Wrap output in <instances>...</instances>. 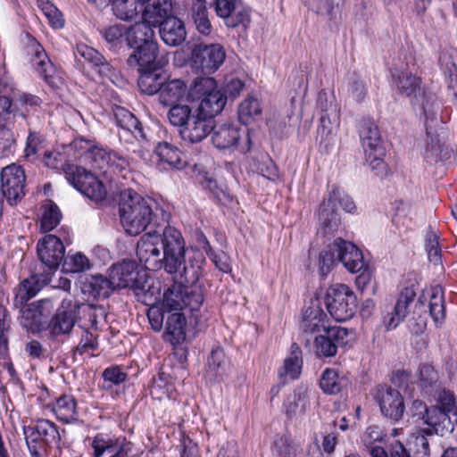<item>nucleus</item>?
Listing matches in <instances>:
<instances>
[{
    "label": "nucleus",
    "instance_id": "obj_1",
    "mask_svg": "<svg viewBox=\"0 0 457 457\" xmlns=\"http://www.w3.org/2000/svg\"><path fill=\"white\" fill-rule=\"evenodd\" d=\"M119 213L122 227L130 236H137L148 227L162 228L170 219V214L153 199L145 198L131 189L121 192Z\"/></svg>",
    "mask_w": 457,
    "mask_h": 457
},
{
    "label": "nucleus",
    "instance_id": "obj_2",
    "mask_svg": "<svg viewBox=\"0 0 457 457\" xmlns=\"http://www.w3.org/2000/svg\"><path fill=\"white\" fill-rule=\"evenodd\" d=\"M42 288L37 276L23 279L15 289L12 305L19 310L20 324L27 330L37 332L46 328V321L44 317V305L49 303L48 300H40L27 303Z\"/></svg>",
    "mask_w": 457,
    "mask_h": 457
},
{
    "label": "nucleus",
    "instance_id": "obj_3",
    "mask_svg": "<svg viewBox=\"0 0 457 457\" xmlns=\"http://www.w3.org/2000/svg\"><path fill=\"white\" fill-rule=\"evenodd\" d=\"M182 237L179 230L166 225L162 228L154 229L144 234L137 244V256L145 268L149 270H165L167 262L168 242H171L173 234Z\"/></svg>",
    "mask_w": 457,
    "mask_h": 457
},
{
    "label": "nucleus",
    "instance_id": "obj_4",
    "mask_svg": "<svg viewBox=\"0 0 457 457\" xmlns=\"http://www.w3.org/2000/svg\"><path fill=\"white\" fill-rule=\"evenodd\" d=\"M170 240L166 252L165 271L173 275L174 278L179 280V285L185 287L201 285L199 279L202 275V262L186 261V244L183 237H179L175 233Z\"/></svg>",
    "mask_w": 457,
    "mask_h": 457
},
{
    "label": "nucleus",
    "instance_id": "obj_5",
    "mask_svg": "<svg viewBox=\"0 0 457 457\" xmlns=\"http://www.w3.org/2000/svg\"><path fill=\"white\" fill-rule=\"evenodd\" d=\"M359 135L366 161L370 168L382 175L386 171L384 162L386 148L383 145L378 127L370 119H362L359 124Z\"/></svg>",
    "mask_w": 457,
    "mask_h": 457
},
{
    "label": "nucleus",
    "instance_id": "obj_6",
    "mask_svg": "<svg viewBox=\"0 0 457 457\" xmlns=\"http://www.w3.org/2000/svg\"><path fill=\"white\" fill-rule=\"evenodd\" d=\"M204 299L203 285L185 287L177 283L170 287L163 295V308L167 312L188 310L195 312L202 306Z\"/></svg>",
    "mask_w": 457,
    "mask_h": 457
},
{
    "label": "nucleus",
    "instance_id": "obj_7",
    "mask_svg": "<svg viewBox=\"0 0 457 457\" xmlns=\"http://www.w3.org/2000/svg\"><path fill=\"white\" fill-rule=\"evenodd\" d=\"M325 304L334 320L346 321L353 318L356 312L357 298L348 286L337 284L328 289Z\"/></svg>",
    "mask_w": 457,
    "mask_h": 457
},
{
    "label": "nucleus",
    "instance_id": "obj_8",
    "mask_svg": "<svg viewBox=\"0 0 457 457\" xmlns=\"http://www.w3.org/2000/svg\"><path fill=\"white\" fill-rule=\"evenodd\" d=\"M108 274L116 289L130 288L137 295L146 291V273L141 270L135 261L124 260L111 266Z\"/></svg>",
    "mask_w": 457,
    "mask_h": 457
},
{
    "label": "nucleus",
    "instance_id": "obj_9",
    "mask_svg": "<svg viewBox=\"0 0 457 457\" xmlns=\"http://www.w3.org/2000/svg\"><path fill=\"white\" fill-rule=\"evenodd\" d=\"M225 57V50L219 44H197L192 50L191 59L195 69L211 74L221 66Z\"/></svg>",
    "mask_w": 457,
    "mask_h": 457
},
{
    "label": "nucleus",
    "instance_id": "obj_10",
    "mask_svg": "<svg viewBox=\"0 0 457 457\" xmlns=\"http://www.w3.org/2000/svg\"><path fill=\"white\" fill-rule=\"evenodd\" d=\"M1 190L11 205H15L25 195V173L16 164L4 167L1 171Z\"/></svg>",
    "mask_w": 457,
    "mask_h": 457
},
{
    "label": "nucleus",
    "instance_id": "obj_11",
    "mask_svg": "<svg viewBox=\"0 0 457 457\" xmlns=\"http://www.w3.org/2000/svg\"><path fill=\"white\" fill-rule=\"evenodd\" d=\"M414 99L415 104H420L421 107L423 115L425 117L427 137L430 139V142L426 147L425 158L435 160L441 151V145L436 133L431 130V127L428 125V120H433L436 117V96L422 89L421 92L417 95V98Z\"/></svg>",
    "mask_w": 457,
    "mask_h": 457
},
{
    "label": "nucleus",
    "instance_id": "obj_12",
    "mask_svg": "<svg viewBox=\"0 0 457 457\" xmlns=\"http://www.w3.org/2000/svg\"><path fill=\"white\" fill-rule=\"evenodd\" d=\"M349 331L343 327H331L324 332L315 335L312 339L314 351L319 357H332L337 348L348 343Z\"/></svg>",
    "mask_w": 457,
    "mask_h": 457
},
{
    "label": "nucleus",
    "instance_id": "obj_13",
    "mask_svg": "<svg viewBox=\"0 0 457 457\" xmlns=\"http://www.w3.org/2000/svg\"><path fill=\"white\" fill-rule=\"evenodd\" d=\"M92 168L102 171L104 174L119 173L129 168V161L112 150L100 147L90 149L87 155Z\"/></svg>",
    "mask_w": 457,
    "mask_h": 457
},
{
    "label": "nucleus",
    "instance_id": "obj_14",
    "mask_svg": "<svg viewBox=\"0 0 457 457\" xmlns=\"http://www.w3.org/2000/svg\"><path fill=\"white\" fill-rule=\"evenodd\" d=\"M25 51L33 69L47 84L54 86L55 69L41 44L36 38L28 36Z\"/></svg>",
    "mask_w": 457,
    "mask_h": 457
},
{
    "label": "nucleus",
    "instance_id": "obj_15",
    "mask_svg": "<svg viewBox=\"0 0 457 457\" xmlns=\"http://www.w3.org/2000/svg\"><path fill=\"white\" fill-rule=\"evenodd\" d=\"M374 397L384 416L395 421L403 417L405 405L399 391L387 385H379Z\"/></svg>",
    "mask_w": 457,
    "mask_h": 457
},
{
    "label": "nucleus",
    "instance_id": "obj_16",
    "mask_svg": "<svg viewBox=\"0 0 457 457\" xmlns=\"http://www.w3.org/2000/svg\"><path fill=\"white\" fill-rule=\"evenodd\" d=\"M113 118L116 125L120 128L119 137L126 142L131 136L138 142H147V136L142 122L129 110L117 106L113 110Z\"/></svg>",
    "mask_w": 457,
    "mask_h": 457
},
{
    "label": "nucleus",
    "instance_id": "obj_17",
    "mask_svg": "<svg viewBox=\"0 0 457 457\" xmlns=\"http://www.w3.org/2000/svg\"><path fill=\"white\" fill-rule=\"evenodd\" d=\"M79 310V305L71 301H62L46 328L54 337L70 334L75 325Z\"/></svg>",
    "mask_w": 457,
    "mask_h": 457
},
{
    "label": "nucleus",
    "instance_id": "obj_18",
    "mask_svg": "<svg viewBox=\"0 0 457 457\" xmlns=\"http://www.w3.org/2000/svg\"><path fill=\"white\" fill-rule=\"evenodd\" d=\"M215 12L228 27L236 28L250 21V11L241 0H214Z\"/></svg>",
    "mask_w": 457,
    "mask_h": 457
},
{
    "label": "nucleus",
    "instance_id": "obj_19",
    "mask_svg": "<svg viewBox=\"0 0 457 457\" xmlns=\"http://www.w3.org/2000/svg\"><path fill=\"white\" fill-rule=\"evenodd\" d=\"M37 255L41 262L48 270H56L64 259L65 247L56 236L46 235L37 243Z\"/></svg>",
    "mask_w": 457,
    "mask_h": 457
},
{
    "label": "nucleus",
    "instance_id": "obj_20",
    "mask_svg": "<svg viewBox=\"0 0 457 457\" xmlns=\"http://www.w3.org/2000/svg\"><path fill=\"white\" fill-rule=\"evenodd\" d=\"M214 119L194 110L186 126L179 129V135L184 141L198 143L204 139L214 129Z\"/></svg>",
    "mask_w": 457,
    "mask_h": 457
},
{
    "label": "nucleus",
    "instance_id": "obj_21",
    "mask_svg": "<svg viewBox=\"0 0 457 457\" xmlns=\"http://www.w3.org/2000/svg\"><path fill=\"white\" fill-rule=\"evenodd\" d=\"M337 259L351 272H360L366 267L361 251L353 243L337 237L333 242Z\"/></svg>",
    "mask_w": 457,
    "mask_h": 457
},
{
    "label": "nucleus",
    "instance_id": "obj_22",
    "mask_svg": "<svg viewBox=\"0 0 457 457\" xmlns=\"http://www.w3.org/2000/svg\"><path fill=\"white\" fill-rule=\"evenodd\" d=\"M327 315L320 306L312 305L304 310L300 328L306 344L310 343L315 335H319L330 328L327 326Z\"/></svg>",
    "mask_w": 457,
    "mask_h": 457
},
{
    "label": "nucleus",
    "instance_id": "obj_23",
    "mask_svg": "<svg viewBox=\"0 0 457 457\" xmlns=\"http://www.w3.org/2000/svg\"><path fill=\"white\" fill-rule=\"evenodd\" d=\"M80 284L82 293L94 299L108 298L116 290L112 279L109 275H89L81 280Z\"/></svg>",
    "mask_w": 457,
    "mask_h": 457
},
{
    "label": "nucleus",
    "instance_id": "obj_24",
    "mask_svg": "<svg viewBox=\"0 0 457 457\" xmlns=\"http://www.w3.org/2000/svg\"><path fill=\"white\" fill-rule=\"evenodd\" d=\"M159 46L157 41H151L141 46H137L129 55L127 63L129 66L138 70L157 68L160 61L157 60Z\"/></svg>",
    "mask_w": 457,
    "mask_h": 457
},
{
    "label": "nucleus",
    "instance_id": "obj_25",
    "mask_svg": "<svg viewBox=\"0 0 457 457\" xmlns=\"http://www.w3.org/2000/svg\"><path fill=\"white\" fill-rule=\"evenodd\" d=\"M415 296L416 293L411 287H405L401 292L393 311L383 318V324L386 330L395 329L404 320L408 314V307Z\"/></svg>",
    "mask_w": 457,
    "mask_h": 457
},
{
    "label": "nucleus",
    "instance_id": "obj_26",
    "mask_svg": "<svg viewBox=\"0 0 457 457\" xmlns=\"http://www.w3.org/2000/svg\"><path fill=\"white\" fill-rule=\"evenodd\" d=\"M158 27L160 37L167 46H179L186 40L185 24L176 16L164 20Z\"/></svg>",
    "mask_w": 457,
    "mask_h": 457
},
{
    "label": "nucleus",
    "instance_id": "obj_27",
    "mask_svg": "<svg viewBox=\"0 0 457 457\" xmlns=\"http://www.w3.org/2000/svg\"><path fill=\"white\" fill-rule=\"evenodd\" d=\"M80 56L87 62L93 65L103 78L112 79L115 75V70L108 61L96 49L87 45H78L76 48V57Z\"/></svg>",
    "mask_w": 457,
    "mask_h": 457
},
{
    "label": "nucleus",
    "instance_id": "obj_28",
    "mask_svg": "<svg viewBox=\"0 0 457 457\" xmlns=\"http://www.w3.org/2000/svg\"><path fill=\"white\" fill-rule=\"evenodd\" d=\"M450 412L441 410L438 406H431L424 419V423L429 428L423 431L428 435L445 433L453 430Z\"/></svg>",
    "mask_w": 457,
    "mask_h": 457
},
{
    "label": "nucleus",
    "instance_id": "obj_29",
    "mask_svg": "<svg viewBox=\"0 0 457 457\" xmlns=\"http://www.w3.org/2000/svg\"><path fill=\"white\" fill-rule=\"evenodd\" d=\"M164 337L171 344H180L186 339L187 320L184 312H167Z\"/></svg>",
    "mask_w": 457,
    "mask_h": 457
},
{
    "label": "nucleus",
    "instance_id": "obj_30",
    "mask_svg": "<svg viewBox=\"0 0 457 457\" xmlns=\"http://www.w3.org/2000/svg\"><path fill=\"white\" fill-rule=\"evenodd\" d=\"M212 143L220 149L230 148L239 145V140L242 137L240 129L229 123H223L216 126L212 129Z\"/></svg>",
    "mask_w": 457,
    "mask_h": 457
},
{
    "label": "nucleus",
    "instance_id": "obj_31",
    "mask_svg": "<svg viewBox=\"0 0 457 457\" xmlns=\"http://www.w3.org/2000/svg\"><path fill=\"white\" fill-rule=\"evenodd\" d=\"M308 387L298 386L284 402L285 413L288 418H294L304 413L309 408Z\"/></svg>",
    "mask_w": 457,
    "mask_h": 457
},
{
    "label": "nucleus",
    "instance_id": "obj_32",
    "mask_svg": "<svg viewBox=\"0 0 457 457\" xmlns=\"http://www.w3.org/2000/svg\"><path fill=\"white\" fill-rule=\"evenodd\" d=\"M151 41H156L154 30L145 21L127 27L126 42L129 48L135 49L137 46L150 44Z\"/></svg>",
    "mask_w": 457,
    "mask_h": 457
},
{
    "label": "nucleus",
    "instance_id": "obj_33",
    "mask_svg": "<svg viewBox=\"0 0 457 457\" xmlns=\"http://www.w3.org/2000/svg\"><path fill=\"white\" fill-rule=\"evenodd\" d=\"M171 0H155L145 7L142 18L153 27L160 26L164 20L173 17Z\"/></svg>",
    "mask_w": 457,
    "mask_h": 457
},
{
    "label": "nucleus",
    "instance_id": "obj_34",
    "mask_svg": "<svg viewBox=\"0 0 457 457\" xmlns=\"http://www.w3.org/2000/svg\"><path fill=\"white\" fill-rule=\"evenodd\" d=\"M140 76L137 85L143 94L153 96L158 94L162 88V85L165 82L166 75L158 71L157 68H148L138 70Z\"/></svg>",
    "mask_w": 457,
    "mask_h": 457
},
{
    "label": "nucleus",
    "instance_id": "obj_35",
    "mask_svg": "<svg viewBox=\"0 0 457 457\" xmlns=\"http://www.w3.org/2000/svg\"><path fill=\"white\" fill-rule=\"evenodd\" d=\"M394 81L398 93L407 97L417 98L422 90L421 78L410 71H404L394 75Z\"/></svg>",
    "mask_w": 457,
    "mask_h": 457
},
{
    "label": "nucleus",
    "instance_id": "obj_36",
    "mask_svg": "<svg viewBox=\"0 0 457 457\" xmlns=\"http://www.w3.org/2000/svg\"><path fill=\"white\" fill-rule=\"evenodd\" d=\"M187 92V85L181 79H174L162 83L159 92V100L164 106L171 105L181 99Z\"/></svg>",
    "mask_w": 457,
    "mask_h": 457
},
{
    "label": "nucleus",
    "instance_id": "obj_37",
    "mask_svg": "<svg viewBox=\"0 0 457 457\" xmlns=\"http://www.w3.org/2000/svg\"><path fill=\"white\" fill-rule=\"evenodd\" d=\"M272 449L277 457H300L303 454L300 442L286 434L275 436Z\"/></svg>",
    "mask_w": 457,
    "mask_h": 457
},
{
    "label": "nucleus",
    "instance_id": "obj_38",
    "mask_svg": "<svg viewBox=\"0 0 457 457\" xmlns=\"http://www.w3.org/2000/svg\"><path fill=\"white\" fill-rule=\"evenodd\" d=\"M52 410L56 418L63 423L78 420L77 403L72 395H61L54 403Z\"/></svg>",
    "mask_w": 457,
    "mask_h": 457
},
{
    "label": "nucleus",
    "instance_id": "obj_39",
    "mask_svg": "<svg viewBox=\"0 0 457 457\" xmlns=\"http://www.w3.org/2000/svg\"><path fill=\"white\" fill-rule=\"evenodd\" d=\"M226 104V96L220 89L211 95L205 96L199 101L197 107L195 109L204 115L214 119L215 115L219 114Z\"/></svg>",
    "mask_w": 457,
    "mask_h": 457
},
{
    "label": "nucleus",
    "instance_id": "obj_40",
    "mask_svg": "<svg viewBox=\"0 0 457 457\" xmlns=\"http://www.w3.org/2000/svg\"><path fill=\"white\" fill-rule=\"evenodd\" d=\"M154 152L161 162L167 163L172 168L182 169L185 166V162L181 157L182 153L178 147L168 142L159 143Z\"/></svg>",
    "mask_w": 457,
    "mask_h": 457
},
{
    "label": "nucleus",
    "instance_id": "obj_41",
    "mask_svg": "<svg viewBox=\"0 0 457 457\" xmlns=\"http://www.w3.org/2000/svg\"><path fill=\"white\" fill-rule=\"evenodd\" d=\"M419 386L427 395L441 386L437 371L430 364H421L419 368Z\"/></svg>",
    "mask_w": 457,
    "mask_h": 457
},
{
    "label": "nucleus",
    "instance_id": "obj_42",
    "mask_svg": "<svg viewBox=\"0 0 457 457\" xmlns=\"http://www.w3.org/2000/svg\"><path fill=\"white\" fill-rule=\"evenodd\" d=\"M319 220L325 230V233L332 232L337 229L340 224L338 212L335 210L332 204V196H328L320 207Z\"/></svg>",
    "mask_w": 457,
    "mask_h": 457
},
{
    "label": "nucleus",
    "instance_id": "obj_43",
    "mask_svg": "<svg viewBox=\"0 0 457 457\" xmlns=\"http://www.w3.org/2000/svg\"><path fill=\"white\" fill-rule=\"evenodd\" d=\"M191 17L196 29L208 35L211 32V21L208 17L207 4L205 0H193L191 6Z\"/></svg>",
    "mask_w": 457,
    "mask_h": 457
},
{
    "label": "nucleus",
    "instance_id": "obj_44",
    "mask_svg": "<svg viewBox=\"0 0 457 457\" xmlns=\"http://www.w3.org/2000/svg\"><path fill=\"white\" fill-rule=\"evenodd\" d=\"M220 90L217 87V82L213 78L211 77H197L194 79L191 85L188 96L193 101H200L205 96L211 95Z\"/></svg>",
    "mask_w": 457,
    "mask_h": 457
},
{
    "label": "nucleus",
    "instance_id": "obj_45",
    "mask_svg": "<svg viewBox=\"0 0 457 457\" xmlns=\"http://www.w3.org/2000/svg\"><path fill=\"white\" fill-rule=\"evenodd\" d=\"M302 351L296 344L291 346V355L284 361L283 371H280V376H288L291 379H295L299 377L302 368Z\"/></svg>",
    "mask_w": 457,
    "mask_h": 457
},
{
    "label": "nucleus",
    "instance_id": "obj_46",
    "mask_svg": "<svg viewBox=\"0 0 457 457\" xmlns=\"http://www.w3.org/2000/svg\"><path fill=\"white\" fill-rule=\"evenodd\" d=\"M429 314L435 323L442 322L445 318V307L443 289L439 287L431 289L429 298Z\"/></svg>",
    "mask_w": 457,
    "mask_h": 457
},
{
    "label": "nucleus",
    "instance_id": "obj_47",
    "mask_svg": "<svg viewBox=\"0 0 457 457\" xmlns=\"http://www.w3.org/2000/svg\"><path fill=\"white\" fill-rule=\"evenodd\" d=\"M229 359L220 346L213 348L208 357L207 365L210 371L216 376H223L229 368Z\"/></svg>",
    "mask_w": 457,
    "mask_h": 457
},
{
    "label": "nucleus",
    "instance_id": "obj_48",
    "mask_svg": "<svg viewBox=\"0 0 457 457\" xmlns=\"http://www.w3.org/2000/svg\"><path fill=\"white\" fill-rule=\"evenodd\" d=\"M262 114L260 104L255 98H246L238 108V120L244 125H248Z\"/></svg>",
    "mask_w": 457,
    "mask_h": 457
},
{
    "label": "nucleus",
    "instance_id": "obj_49",
    "mask_svg": "<svg viewBox=\"0 0 457 457\" xmlns=\"http://www.w3.org/2000/svg\"><path fill=\"white\" fill-rule=\"evenodd\" d=\"M101 36L112 48L121 46L123 39L126 40L127 27L122 24H113L99 29Z\"/></svg>",
    "mask_w": 457,
    "mask_h": 457
},
{
    "label": "nucleus",
    "instance_id": "obj_50",
    "mask_svg": "<svg viewBox=\"0 0 457 457\" xmlns=\"http://www.w3.org/2000/svg\"><path fill=\"white\" fill-rule=\"evenodd\" d=\"M195 107L187 104H171L168 112V119L171 125L179 127V129L186 126L190 117L194 113Z\"/></svg>",
    "mask_w": 457,
    "mask_h": 457
},
{
    "label": "nucleus",
    "instance_id": "obj_51",
    "mask_svg": "<svg viewBox=\"0 0 457 457\" xmlns=\"http://www.w3.org/2000/svg\"><path fill=\"white\" fill-rule=\"evenodd\" d=\"M88 258L80 252L68 255L63 259L62 270L67 273H79L90 268Z\"/></svg>",
    "mask_w": 457,
    "mask_h": 457
},
{
    "label": "nucleus",
    "instance_id": "obj_52",
    "mask_svg": "<svg viewBox=\"0 0 457 457\" xmlns=\"http://www.w3.org/2000/svg\"><path fill=\"white\" fill-rule=\"evenodd\" d=\"M428 396L433 397L436 401V404L434 406H438L441 410L450 412L456 413V404L454 395L449 390H445V388L438 387V390L428 395Z\"/></svg>",
    "mask_w": 457,
    "mask_h": 457
},
{
    "label": "nucleus",
    "instance_id": "obj_53",
    "mask_svg": "<svg viewBox=\"0 0 457 457\" xmlns=\"http://www.w3.org/2000/svg\"><path fill=\"white\" fill-rule=\"evenodd\" d=\"M66 177L70 183L78 190L80 186L89 182V178L95 175L81 166L67 165L64 169Z\"/></svg>",
    "mask_w": 457,
    "mask_h": 457
},
{
    "label": "nucleus",
    "instance_id": "obj_54",
    "mask_svg": "<svg viewBox=\"0 0 457 457\" xmlns=\"http://www.w3.org/2000/svg\"><path fill=\"white\" fill-rule=\"evenodd\" d=\"M37 6L53 28L61 29L64 26L62 12L52 3L47 0H37Z\"/></svg>",
    "mask_w": 457,
    "mask_h": 457
},
{
    "label": "nucleus",
    "instance_id": "obj_55",
    "mask_svg": "<svg viewBox=\"0 0 457 457\" xmlns=\"http://www.w3.org/2000/svg\"><path fill=\"white\" fill-rule=\"evenodd\" d=\"M79 191L87 197L95 201H102L106 196V190L103 182L96 176L94 178H89V182L81 185Z\"/></svg>",
    "mask_w": 457,
    "mask_h": 457
},
{
    "label": "nucleus",
    "instance_id": "obj_56",
    "mask_svg": "<svg viewBox=\"0 0 457 457\" xmlns=\"http://www.w3.org/2000/svg\"><path fill=\"white\" fill-rule=\"evenodd\" d=\"M174 387L172 384L168 383L163 375H160L158 378H154L150 386V395L158 401H164L173 397Z\"/></svg>",
    "mask_w": 457,
    "mask_h": 457
},
{
    "label": "nucleus",
    "instance_id": "obj_57",
    "mask_svg": "<svg viewBox=\"0 0 457 457\" xmlns=\"http://www.w3.org/2000/svg\"><path fill=\"white\" fill-rule=\"evenodd\" d=\"M112 10L120 20H132L137 13L136 4L130 0H112Z\"/></svg>",
    "mask_w": 457,
    "mask_h": 457
},
{
    "label": "nucleus",
    "instance_id": "obj_58",
    "mask_svg": "<svg viewBox=\"0 0 457 457\" xmlns=\"http://www.w3.org/2000/svg\"><path fill=\"white\" fill-rule=\"evenodd\" d=\"M104 378L103 388L111 390L113 386H118L127 379V373L124 372L119 366H111L106 368L103 373Z\"/></svg>",
    "mask_w": 457,
    "mask_h": 457
},
{
    "label": "nucleus",
    "instance_id": "obj_59",
    "mask_svg": "<svg viewBox=\"0 0 457 457\" xmlns=\"http://www.w3.org/2000/svg\"><path fill=\"white\" fill-rule=\"evenodd\" d=\"M35 429L40 439L46 443L60 440L57 426L48 420H39L35 425Z\"/></svg>",
    "mask_w": 457,
    "mask_h": 457
},
{
    "label": "nucleus",
    "instance_id": "obj_60",
    "mask_svg": "<svg viewBox=\"0 0 457 457\" xmlns=\"http://www.w3.org/2000/svg\"><path fill=\"white\" fill-rule=\"evenodd\" d=\"M320 386L326 394L335 395L340 392L341 384L337 373L330 369H326L320 380Z\"/></svg>",
    "mask_w": 457,
    "mask_h": 457
},
{
    "label": "nucleus",
    "instance_id": "obj_61",
    "mask_svg": "<svg viewBox=\"0 0 457 457\" xmlns=\"http://www.w3.org/2000/svg\"><path fill=\"white\" fill-rule=\"evenodd\" d=\"M61 218L62 214L58 206L51 202L49 207L45 210L42 216L41 229L45 232L51 231L58 226Z\"/></svg>",
    "mask_w": 457,
    "mask_h": 457
},
{
    "label": "nucleus",
    "instance_id": "obj_62",
    "mask_svg": "<svg viewBox=\"0 0 457 457\" xmlns=\"http://www.w3.org/2000/svg\"><path fill=\"white\" fill-rule=\"evenodd\" d=\"M330 114H321L320 118V126L318 127L317 133L320 137V144H324V147L328 149L333 144V129L331 127Z\"/></svg>",
    "mask_w": 457,
    "mask_h": 457
},
{
    "label": "nucleus",
    "instance_id": "obj_63",
    "mask_svg": "<svg viewBox=\"0 0 457 457\" xmlns=\"http://www.w3.org/2000/svg\"><path fill=\"white\" fill-rule=\"evenodd\" d=\"M384 438L383 432L378 426H370L362 435L361 441L372 457V449L382 448L376 443L381 442Z\"/></svg>",
    "mask_w": 457,
    "mask_h": 457
},
{
    "label": "nucleus",
    "instance_id": "obj_64",
    "mask_svg": "<svg viewBox=\"0 0 457 457\" xmlns=\"http://www.w3.org/2000/svg\"><path fill=\"white\" fill-rule=\"evenodd\" d=\"M426 250L430 262L438 263L441 260V248L439 236L433 230H428L426 235Z\"/></svg>",
    "mask_w": 457,
    "mask_h": 457
}]
</instances>
